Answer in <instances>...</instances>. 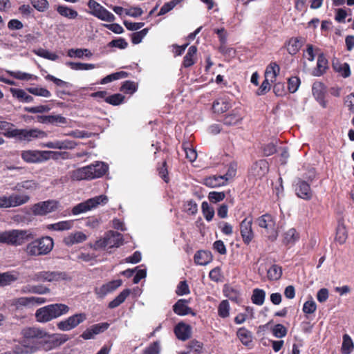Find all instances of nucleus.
<instances>
[{
    "mask_svg": "<svg viewBox=\"0 0 354 354\" xmlns=\"http://www.w3.org/2000/svg\"><path fill=\"white\" fill-rule=\"evenodd\" d=\"M46 337H48V339H46L45 337L40 339L39 341H37V342L33 345L28 346L29 351H18L17 348H15V352L17 354H28L35 353L39 350L48 351L61 346L70 339L69 336L66 334L50 335L48 333Z\"/></svg>",
    "mask_w": 354,
    "mask_h": 354,
    "instance_id": "nucleus-1",
    "label": "nucleus"
},
{
    "mask_svg": "<svg viewBox=\"0 0 354 354\" xmlns=\"http://www.w3.org/2000/svg\"><path fill=\"white\" fill-rule=\"evenodd\" d=\"M70 307L64 304L56 303L38 308L35 312V319L38 322L46 323L66 315Z\"/></svg>",
    "mask_w": 354,
    "mask_h": 354,
    "instance_id": "nucleus-2",
    "label": "nucleus"
},
{
    "mask_svg": "<svg viewBox=\"0 0 354 354\" xmlns=\"http://www.w3.org/2000/svg\"><path fill=\"white\" fill-rule=\"evenodd\" d=\"M108 165L97 162L88 166L83 167L73 171L72 178L76 180H92L103 176L108 171Z\"/></svg>",
    "mask_w": 354,
    "mask_h": 354,
    "instance_id": "nucleus-3",
    "label": "nucleus"
},
{
    "mask_svg": "<svg viewBox=\"0 0 354 354\" xmlns=\"http://www.w3.org/2000/svg\"><path fill=\"white\" fill-rule=\"evenodd\" d=\"M34 237L35 235L30 230H12L0 233V243L18 246Z\"/></svg>",
    "mask_w": 354,
    "mask_h": 354,
    "instance_id": "nucleus-4",
    "label": "nucleus"
},
{
    "mask_svg": "<svg viewBox=\"0 0 354 354\" xmlns=\"http://www.w3.org/2000/svg\"><path fill=\"white\" fill-rule=\"evenodd\" d=\"M54 246L53 238L48 236H41L29 243L25 249L29 256L38 257L49 254Z\"/></svg>",
    "mask_w": 354,
    "mask_h": 354,
    "instance_id": "nucleus-5",
    "label": "nucleus"
},
{
    "mask_svg": "<svg viewBox=\"0 0 354 354\" xmlns=\"http://www.w3.org/2000/svg\"><path fill=\"white\" fill-rule=\"evenodd\" d=\"M27 281L37 282H58L71 279L66 272L61 271H40L29 275Z\"/></svg>",
    "mask_w": 354,
    "mask_h": 354,
    "instance_id": "nucleus-6",
    "label": "nucleus"
},
{
    "mask_svg": "<svg viewBox=\"0 0 354 354\" xmlns=\"http://www.w3.org/2000/svg\"><path fill=\"white\" fill-rule=\"evenodd\" d=\"M47 136V133L38 129H16L10 131L6 134L7 138H15L19 141L30 142L35 139L44 138Z\"/></svg>",
    "mask_w": 354,
    "mask_h": 354,
    "instance_id": "nucleus-7",
    "label": "nucleus"
},
{
    "mask_svg": "<svg viewBox=\"0 0 354 354\" xmlns=\"http://www.w3.org/2000/svg\"><path fill=\"white\" fill-rule=\"evenodd\" d=\"M22 335L21 344L24 348H16L18 351H29L28 346H30L39 341L40 339L46 337L48 333L39 328L28 327L22 330Z\"/></svg>",
    "mask_w": 354,
    "mask_h": 354,
    "instance_id": "nucleus-8",
    "label": "nucleus"
},
{
    "mask_svg": "<svg viewBox=\"0 0 354 354\" xmlns=\"http://www.w3.org/2000/svg\"><path fill=\"white\" fill-rule=\"evenodd\" d=\"M123 243V236L115 231L110 230L105 233L104 237L97 240L93 248L95 250L104 248L106 247L109 248H118Z\"/></svg>",
    "mask_w": 354,
    "mask_h": 354,
    "instance_id": "nucleus-9",
    "label": "nucleus"
},
{
    "mask_svg": "<svg viewBox=\"0 0 354 354\" xmlns=\"http://www.w3.org/2000/svg\"><path fill=\"white\" fill-rule=\"evenodd\" d=\"M88 7V13L95 17L106 22H113L115 17L113 13L100 5L95 0H89L87 3Z\"/></svg>",
    "mask_w": 354,
    "mask_h": 354,
    "instance_id": "nucleus-10",
    "label": "nucleus"
},
{
    "mask_svg": "<svg viewBox=\"0 0 354 354\" xmlns=\"http://www.w3.org/2000/svg\"><path fill=\"white\" fill-rule=\"evenodd\" d=\"M108 198L104 195H100L87 201L80 203L74 206L72 209V214L77 215L96 207L100 204H106Z\"/></svg>",
    "mask_w": 354,
    "mask_h": 354,
    "instance_id": "nucleus-11",
    "label": "nucleus"
},
{
    "mask_svg": "<svg viewBox=\"0 0 354 354\" xmlns=\"http://www.w3.org/2000/svg\"><path fill=\"white\" fill-rule=\"evenodd\" d=\"M87 319V315L84 313H75L66 319H64L57 324V327L62 331L71 330L80 324L85 322Z\"/></svg>",
    "mask_w": 354,
    "mask_h": 354,
    "instance_id": "nucleus-12",
    "label": "nucleus"
},
{
    "mask_svg": "<svg viewBox=\"0 0 354 354\" xmlns=\"http://www.w3.org/2000/svg\"><path fill=\"white\" fill-rule=\"evenodd\" d=\"M258 225L266 230V233L269 234L268 237L274 240L277 236L276 229V222L274 216L270 214H265L257 219Z\"/></svg>",
    "mask_w": 354,
    "mask_h": 354,
    "instance_id": "nucleus-13",
    "label": "nucleus"
},
{
    "mask_svg": "<svg viewBox=\"0 0 354 354\" xmlns=\"http://www.w3.org/2000/svg\"><path fill=\"white\" fill-rule=\"evenodd\" d=\"M58 208V202L54 200H48L39 202L32 205L31 210L35 216H45L55 212Z\"/></svg>",
    "mask_w": 354,
    "mask_h": 354,
    "instance_id": "nucleus-14",
    "label": "nucleus"
},
{
    "mask_svg": "<svg viewBox=\"0 0 354 354\" xmlns=\"http://www.w3.org/2000/svg\"><path fill=\"white\" fill-rule=\"evenodd\" d=\"M252 217L245 218L240 223V233L242 237L243 242L248 245L254 237V234L252 230Z\"/></svg>",
    "mask_w": 354,
    "mask_h": 354,
    "instance_id": "nucleus-15",
    "label": "nucleus"
},
{
    "mask_svg": "<svg viewBox=\"0 0 354 354\" xmlns=\"http://www.w3.org/2000/svg\"><path fill=\"white\" fill-rule=\"evenodd\" d=\"M269 171V164L264 160H259L254 162L249 169V176L254 179L262 178Z\"/></svg>",
    "mask_w": 354,
    "mask_h": 354,
    "instance_id": "nucleus-16",
    "label": "nucleus"
},
{
    "mask_svg": "<svg viewBox=\"0 0 354 354\" xmlns=\"http://www.w3.org/2000/svg\"><path fill=\"white\" fill-rule=\"evenodd\" d=\"M109 326L110 324L108 322H102L93 324L89 328H86L80 335V337L84 340L93 339L95 335L106 331L109 328Z\"/></svg>",
    "mask_w": 354,
    "mask_h": 354,
    "instance_id": "nucleus-17",
    "label": "nucleus"
},
{
    "mask_svg": "<svg viewBox=\"0 0 354 354\" xmlns=\"http://www.w3.org/2000/svg\"><path fill=\"white\" fill-rule=\"evenodd\" d=\"M295 190L296 195L299 198L307 201L313 198V191L311 190L310 185L304 180L299 178L297 180L295 185Z\"/></svg>",
    "mask_w": 354,
    "mask_h": 354,
    "instance_id": "nucleus-18",
    "label": "nucleus"
},
{
    "mask_svg": "<svg viewBox=\"0 0 354 354\" xmlns=\"http://www.w3.org/2000/svg\"><path fill=\"white\" fill-rule=\"evenodd\" d=\"M312 92L320 106L326 109L328 106V101L325 99L326 90L324 84L321 82H315L313 84Z\"/></svg>",
    "mask_w": 354,
    "mask_h": 354,
    "instance_id": "nucleus-19",
    "label": "nucleus"
},
{
    "mask_svg": "<svg viewBox=\"0 0 354 354\" xmlns=\"http://www.w3.org/2000/svg\"><path fill=\"white\" fill-rule=\"evenodd\" d=\"M174 332L177 339L186 341L192 337V329L190 325L180 322L175 326Z\"/></svg>",
    "mask_w": 354,
    "mask_h": 354,
    "instance_id": "nucleus-20",
    "label": "nucleus"
},
{
    "mask_svg": "<svg viewBox=\"0 0 354 354\" xmlns=\"http://www.w3.org/2000/svg\"><path fill=\"white\" fill-rule=\"evenodd\" d=\"M243 119L241 109L235 108L224 115L222 122L225 125L230 127L241 124Z\"/></svg>",
    "mask_w": 354,
    "mask_h": 354,
    "instance_id": "nucleus-21",
    "label": "nucleus"
},
{
    "mask_svg": "<svg viewBox=\"0 0 354 354\" xmlns=\"http://www.w3.org/2000/svg\"><path fill=\"white\" fill-rule=\"evenodd\" d=\"M189 301L185 299H178L172 306L173 311L179 316H185L187 315H196V313L188 306Z\"/></svg>",
    "mask_w": 354,
    "mask_h": 354,
    "instance_id": "nucleus-22",
    "label": "nucleus"
},
{
    "mask_svg": "<svg viewBox=\"0 0 354 354\" xmlns=\"http://www.w3.org/2000/svg\"><path fill=\"white\" fill-rule=\"evenodd\" d=\"M305 39L301 37H291L285 43V46L288 53L291 55H296L303 46Z\"/></svg>",
    "mask_w": 354,
    "mask_h": 354,
    "instance_id": "nucleus-23",
    "label": "nucleus"
},
{
    "mask_svg": "<svg viewBox=\"0 0 354 354\" xmlns=\"http://www.w3.org/2000/svg\"><path fill=\"white\" fill-rule=\"evenodd\" d=\"M37 119L41 123L51 124L56 126H66L68 124L67 119L60 115H39Z\"/></svg>",
    "mask_w": 354,
    "mask_h": 354,
    "instance_id": "nucleus-24",
    "label": "nucleus"
},
{
    "mask_svg": "<svg viewBox=\"0 0 354 354\" xmlns=\"http://www.w3.org/2000/svg\"><path fill=\"white\" fill-rule=\"evenodd\" d=\"M232 107V102L227 97H219L214 101L212 109L214 113L221 114L227 111Z\"/></svg>",
    "mask_w": 354,
    "mask_h": 354,
    "instance_id": "nucleus-25",
    "label": "nucleus"
},
{
    "mask_svg": "<svg viewBox=\"0 0 354 354\" xmlns=\"http://www.w3.org/2000/svg\"><path fill=\"white\" fill-rule=\"evenodd\" d=\"M328 69V61L324 53H320L317 57L316 68L313 71V75L316 77L323 75Z\"/></svg>",
    "mask_w": 354,
    "mask_h": 354,
    "instance_id": "nucleus-26",
    "label": "nucleus"
},
{
    "mask_svg": "<svg viewBox=\"0 0 354 354\" xmlns=\"http://www.w3.org/2000/svg\"><path fill=\"white\" fill-rule=\"evenodd\" d=\"M77 144L69 140H55L53 142H48L44 145L45 147L55 149H72L76 147Z\"/></svg>",
    "mask_w": 354,
    "mask_h": 354,
    "instance_id": "nucleus-27",
    "label": "nucleus"
},
{
    "mask_svg": "<svg viewBox=\"0 0 354 354\" xmlns=\"http://www.w3.org/2000/svg\"><path fill=\"white\" fill-rule=\"evenodd\" d=\"M19 273L16 270L0 272V287L10 286L17 281Z\"/></svg>",
    "mask_w": 354,
    "mask_h": 354,
    "instance_id": "nucleus-28",
    "label": "nucleus"
},
{
    "mask_svg": "<svg viewBox=\"0 0 354 354\" xmlns=\"http://www.w3.org/2000/svg\"><path fill=\"white\" fill-rule=\"evenodd\" d=\"M122 283L121 279L112 280L108 283L103 284L98 290H96V293L102 297L115 290Z\"/></svg>",
    "mask_w": 354,
    "mask_h": 354,
    "instance_id": "nucleus-29",
    "label": "nucleus"
},
{
    "mask_svg": "<svg viewBox=\"0 0 354 354\" xmlns=\"http://www.w3.org/2000/svg\"><path fill=\"white\" fill-rule=\"evenodd\" d=\"M171 164L167 160H164L157 168L158 176L167 184L171 180Z\"/></svg>",
    "mask_w": 354,
    "mask_h": 354,
    "instance_id": "nucleus-30",
    "label": "nucleus"
},
{
    "mask_svg": "<svg viewBox=\"0 0 354 354\" xmlns=\"http://www.w3.org/2000/svg\"><path fill=\"white\" fill-rule=\"evenodd\" d=\"M333 69L339 73L343 77L346 78L351 75L350 66L348 63H341L337 58L332 60Z\"/></svg>",
    "mask_w": 354,
    "mask_h": 354,
    "instance_id": "nucleus-31",
    "label": "nucleus"
},
{
    "mask_svg": "<svg viewBox=\"0 0 354 354\" xmlns=\"http://www.w3.org/2000/svg\"><path fill=\"white\" fill-rule=\"evenodd\" d=\"M236 336L244 346L248 348L252 347L253 337L251 331L245 327H241L237 330Z\"/></svg>",
    "mask_w": 354,
    "mask_h": 354,
    "instance_id": "nucleus-32",
    "label": "nucleus"
},
{
    "mask_svg": "<svg viewBox=\"0 0 354 354\" xmlns=\"http://www.w3.org/2000/svg\"><path fill=\"white\" fill-rule=\"evenodd\" d=\"M212 259L211 252L206 250L197 251L194 257L195 263L200 266H206L212 261Z\"/></svg>",
    "mask_w": 354,
    "mask_h": 354,
    "instance_id": "nucleus-33",
    "label": "nucleus"
},
{
    "mask_svg": "<svg viewBox=\"0 0 354 354\" xmlns=\"http://www.w3.org/2000/svg\"><path fill=\"white\" fill-rule=\"evenodd\" d=\"M87 239V236L82 232H76L73 234H71L64 239V243L68 246L73 245L74 244L80 243L85 241Z\"/></svg>",
    "mask_w": 354,
    "mask_h": 354,
    "instance_id": "nucleus-34",
    "label": "nucleus"
},
{
    "mask_svg": "<svg viewBox=\"0 0 354 354\" xmlns=\"http://www.w3.org/2000/svg\"><path fill=\"white\" fill-rule=\"evenodd\" d=\"M197 53V48L196 46H191L187 50V53L183 57L182 66L184 68H189L196 63V56Z\"/></svg>",
    "mask_w": 354,
    "mask_h": 354,
    "instance_id": "nucleus-35",
    "label": "nucleus"
},
{
    "mask_svg": "<svg viewBox=\"0 0 354 354\" xmlns=\"http://www.w3.org/2000/svg\"><path fill=\"white\" fill-rule=\"evenodd\" d=\"M43 153L39 151H23L21 158L26 162H38L42 160Z\"/></svg>",
    "mask_w": 354,
    "mask_h": 354,
    "instance_id": "nucleus-36",
    "label": "nucleus"
},
{
    "mask_svg": "<svg viewBox=\"0 0 354 354\" xmlns=\"http://www.w3.org/2000/svg\"><path fill=\"white\" fill-rule=\"evenodd\" d=\"M21 292L24 293H33V294H39L44 295L47 294L50 292L49 288L44 286L43 285H37V286H24L21 289Z\"/></svg>",
    "mask_w": 354,
    "mask_h": 354,
    "instance_id": "nucleus-37",
    "label": "nucleus"
},
{
    "mask_svg": "<svg viewBox=\"0 0 354 354\" xmlns=\"http://www.w3.org/2000/svg\"><path fill=\"white\" fill-rule=\"evenodd\" d=\"M282 274V267L277 264L272 265L267 270V277L269 281H277L280 279Z\"/></svg>",
    "mask_w": 354,
    "mask_h": 354,
    "instance_id": "nucleus-38",
    "label": "nucleus"
},
{
    "mask_svg": "<svg viewBox=\"0 0 354 354\" xmlns=\"http://www.w3.org/2000/svg\"><path fill=\"white\" fill-rule=\"evenodd\" d=\"M299 234L295 228H290L283 234V243L288 245H293L299 239Z\"/></svg>",
    "mask_w": 354,
    "mask_h": 354,
    "instance_id": "nucleus-39",
    "label": "nucleus"
},
{
    "mask_svg": "<svg viewBox=\"0 0 354 354\" xmlns=\"http://www.w3.org/2000/svg\"><path fill=\"white\" fill-rule=\"evenodd\" d=\"M204 184L209 187H216L226 184L223 176H212L204 179Z\"/></svg>",
    "mask_w": 354,
    "mask_h": 354,
    "instance_id": "nucleus-40",
    "label": "nucleus"
},
{
    "mask_svg": "<svg viewBox=\"0 0 354 354\" xmlns=\"http://www.w3.org/2000/svg\"><path fill=\"white\" fill-rule=\"evenodd\" d=\"M8 198L9 207H17L26 203L30 198L27 195L12 194Z\"/></svg>",
    "mask_w": 354,
    "mask_h": 354,
    "instance_id": "nucleus-41",
    "label": "nucleus"
},
{
    "mask_svg": "<svg viewBox=\"0 0 354 354\" xmlns=\"http://www.w3.org/2000/svg\"><path fill=\"white\" fill-rule=\"evenodd\" d=\"M56 10L61 16L69 19H74L78 16V12L75 10L66 6H58Z\"/></svg>",
    "mask_w": 354,
    "mask_h": 354,
    "instance_id": "nucleus-42",
    "label": "nucleus"
},
{
    "mask_svg": "<svg viewBox=\"0 0 354 354\" xmlns=\"http://www.w3.org/2000/svg\"><path fill=\"white\" fill-rule=\"evenodd\" d=\"M131 290L128 288L123 290L113 300L109 303V308H115L122 304L130 295Z\"/></svg>",
    "mask_w": 354,
    "mask_h": 354,
    "instance_id": "nucleus-43",
    "label": "nucleus"
},
{
    "mask_svg": "<svg viewBox=\"0 0 354 354\" xmlns=\"http://www.w3.org/2000/svg\"><path fill=\"white\" fill-rule=\"evenodd\" d=\"M280 67L276 62H271L266 69L265 77L270 79L271 82L274 80L279 74Z\"/></svg>",
    "mask_w": 354,
    "mask_h": 354,
    "instance_id": "nucleus-44",
    "label": "nucleus"
},
{
    "mask_svg": "<svg viewBox=\"0 0 354 354\" xmlns=\"http://www.w3.org/2000/svg\"><path fill=\"white\" fill-rule=\"evenodd\" d=\"M31 305V300L28 297L15 298L11 301V306L16 310H22L24 307Z\"/></svg>",
    "mask_w": 354,
    "mask_h": 354,
    "instance_id": "nucleus-45",
    "label": "nucleus"
},
{
    "mask_svg": "<svg viewBox=\"0 0 354 354\" xmlns=\"http://www.w3.org/2000/svg\"><path fill=\"white\" fill-rule=\"evenodd\" d=\"M10 91L14 97H17L19 101L23 102H32L34 100L32 96L28 95L23 89L11 88Z\"/></svg>",
    "mask_w": 354,
    "mask_h": 354,
    "instance_id": "nucleus-46",
    "label": "nucleus"
},
{
    "mask_svg": "<svg viewBox=\"0 0 354 354\" xmlns=\"http://www.w3.org/2000/svg\"><path fill=\"white\" fill-rule=\"evenodd\" d=\"M266 298V292L263 289L255 288L252 291L251 300L254 304L261 306Z\"/></svg>",
    "mask_w": 354,
    "mask_h": 354,
    "instance_id": "nucleus-47",
    "label": "nucleus"
},
{
    "mask_svg": "<svg viewBox=\"0 0 354 354\" xmlns=\"http://www.w3.org/2000/svg\"><path fill=\"white\" fill-rule=\"evenodd\" d=\"M73 223L72 221H63L50 224L48 225L47 228L48 230L56 231L67 230H70L73 227Z\"/></svg>",
    "mask_w": 354,
    "mask_h": 354,
    "instance_id": "nucleus-48",
    "label": "nucleus"
},
{
    "mask_svg": "<svg viewBox=\"0 0 354 354\" xmlns=\"http://www.w3.org/2000/svg\"><path fill=\"white\" fill-rule=\"evenodd\" d=\"M66 64L74 71L91 70L96 67L95 64H94L81 62H68L66 63Z\"/></svg>",
    "mask_w": 354,
    "mask_h": 354,
    "instance_id": "nucleus-49",
    "label": "nucleus"
},
{
    "mask_svg": "<svg viewBox=\"0 0 354 354\" xmlns=\"http://www.w3.org/2000/svg\"><path fill=\"white\" fill-rule=\"evenodd\" d=\"M202 213L207 221L209 222L214 216V209L207 201H203L201 204Z\"/></svg>",
    "mask_w": 354,
    "mask_h": 354,
    "instance_id": "nucleus-50",
    "label": "nucleus"
},
{
    "mask_svg": "<svg viewBox=\"0 0 354 354\" xmlns=\"http://www.w3.org/2000/svg\"><path fill=\"white\" fill-rule=\"evenodd\" d=\"M34 53L37 56L43 57L44 59H47L51 61H56L59 57L57 54L54 53H50L49 50L40 48L37 50H34Z\"/></svg>",
    "mask_w": 354,
    "mask_h": 354,
    "instance_id": "nucleus-51",
    "label": "nucleus"
},
{
    "mask_svg": "<svg viewBox=\"0 0 354 354\" xmlns=\"http://www.w3.org/2000/svg\"><path fill=\"white\" fill-rule=\"evenodd\" d=\"M353 343L348 334L343 335V342L342 345V352L344 354H349L353 348Z\"/></svg>",
    "mask_w": 354,
    "mask_h": 354,
    "instance_id": "nucleus-52",
    "label": "nucleus"
},
{
    "mask_svg": "<svg viewBox=\"0 0 354 354\" xmlns=\"http://www.w3.org/2000/svg\"><path fill=\"white\" fill-rule=\"evenodd\" d=\"M9 74L12 77H14V78H15L17 80H36L37 79V77L34 75H32V74H30V73H24V72H21V71H10V72H9Z\"/></svg>",
    "mask_w": 354,
    "mask_h": 354,
    "instance_id": "nucleus-53",
    "label": "nucleus"
},
{
    "mask_svg": "<svg viewBox=\"0 0 354 354\" xmlns=\"http://www.w3.org/2000/svg\"><path fill=\"white\" fill-rule=\"evenodd\" d=\"M301 84L300 78L297 76H292L288 80V89L291 93H295Z\"/></svg>",
    "mask_w": 354,
    "mask_h": 354,
    "instance_id": "nucleus-54",
    "label": "nucleus"
},
{
    "mask_svg": "<svg viewBox=\"0 0 354 354\" xmlns=\"http://www.w3.org/2000/svg\"><path fill=\"white\" fill-rule=\"evenodd\" d=\"M218 315L222 318H226L230 315V304L227 300H223L218 307Z\"/></svg>",
    "mask_w": 354,
    "mask_h": 354,
    "instance_id": "nucleus-55",
    "label": "nucleus"
},
{
    "mask_svg": "<svg viewBox=\"0 0 354 354\" xmlns=\"http://www.w3.org/2000/svg\"><path fill=\"white\" fill-rule=\"evenodd\" d=\"M124 96L120 93H115L111 95H108L105 99V102L113 106H118L123 103Z\"/></svg>",
    "mask_w": 354,
    "mask_h": 354,
    "instance_id": "nucleus-56",
    "label": "nucleus"
},
{
    "mask_svg": "<svg viewBox=\"0 0 354 354\" xmlns=\"http://www.w3.org/2000/svg\"><path fill=\"white\" fill-rule=\"evenodd\" d=\"M120 90L126 94H133L136 91L137 86H136L135 82L127 80L123 82Z\"/></svg>",
    "mask_w": 354,
    "mask_h": 354,
    "instance_id": "nucleus-57",
    "label": "nucleus"
},
{
    "mask_svg": "<svg viewBox=\"0 0 354 354\" xmlns=\"http://www.w3.org/2000/svg\"><path fill=\"white\" fill-rule=\"evenodd\" d=\"M27 91L30 93L37 96H41L44 97H49L51 96L50 92L45 88L30 87L27 88Z\"/></svg>",
    "mask_w": 354,
    "mask_h": 354,
    "instance_id": "nucleus-58",
    "label": "nucleus"
},
{
    "mask_svg": "<svg viewBox=\"0 0 354 354\" xmlns=\"http://www.w3.org/2000/svg\"><path fill=\"white\" fill-rule=\"evenodd\" d=\"M30 1L33 8L39 12H44L49 7L47 0H30Z\"/></svg>",
    "mask_w": 354,
    "mask_h": 354,
    "instance_id": "nucleus-59",
    "label": "nucleus"
},
{
    "mask_svg": "<svg viewBox=\"0 0 354 354\" xmlns=\"http://www.w3.org/2000/svg\"><path fill=\"white\" fill-rule=\"evenodd\" d=\"M287 328L281 324H277L274 326L272 329L273 335L277 338H281L287 335Z\"/></svg>",
    "mask_w": 354,
    "mask_h": 354,
    "instance_id": "nucleus-60",
    "label": "nucleus"
},
{
    "mask_svg": "<svg viewBox=\"0 0 354 354\" xmlns=\"http://www.w3.org/2000/svg\"><path fill=\"white\" fill-rule=\"evenodd\" d=\"M183 1V0H171L165 3L160 8L158 15H162L171 10L177 4Z\"/></svg>",
    "mask_w": 354,
    "mask_h": 354,
    "instance_id": "nucleus-61",
    "label": "nucleus"
},
{
    "mask_svg": "<svg viewBox=\"0 0 354 354\" xmlns=\"http://www.w3.org/2000/svg\"><path fill=\"white\" fill-rule=\"evenodd\" d=\"M347 236H348L347 231L344 226L338 227L337 228L336 236H335V241L337 242H338L341 245L344 244L347 239Z\"/></svg>",
    "mask_w": 354,
    "mask_h": 354,
    "instance_id": "nucleus-62",
    "label": "nucleus"
},
{
    "mask_svg": "<svg viewBox=\"0 0 354 354\" xmlns=\"http://www.w3.org/2000/svg\"><path fill=\"white\" fill-rule=\"evenodd\" d=\"M190 293L189 286L186 281H181L177 286L176 294L178 296H183Z\"/></svg>",
    "mask_w": 354,
    "mask_h": 354,
    "instance_id": "nucleus-63",
    "label": "nucleus"
},
{
    "mask_svg": "<svg viewBox=\"0 0 354 354\" xmlns=\"http://www.w3.org/2000/svg\"><path fill=\"white\" fill-rule=\"evenodd\" d=\"M203 344L196 339H192L189 342L187 348L190 352L201 353L202 352Z\"/></svg>",
    "mask_w": 354,
    "mask_h": 354,
    "instance_id": "nucleus-64",
    "label": "nucleus"
}]
</instances>
